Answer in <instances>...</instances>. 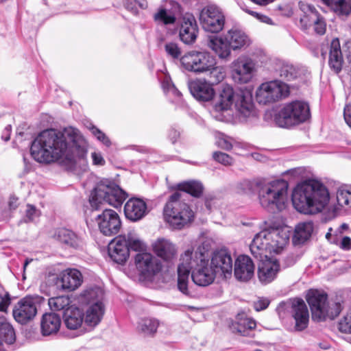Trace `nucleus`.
Here are the masks:
<instances>
[{
    "mask_svg": "<svg viewBox=\"0 0 351 351\" xmlns=\"http://www.w3.org/2000/svg\"><path fill=\"white\" fill-rule=\"evenodd\" d=\"M289 86L281 80H276L263 83L256 90V99L262 104H271L287 97Z\"/></svg>",
    "mask_w": 351,
    "mask_h": 351,
    "instance_id": "ddd939ff",
    "label": "nucleus"
},
{
    "mask_svg": "<svg viewBox=\"0 0 351 351\" xmlns=\"http://www.w3.org/2000/svg\"><path fill=\"white\" fill-rule=\"evenodd\" d=\"M313 229V223L311 221L300 223L297 225L293 237L294 244L299 245L306 241L311 237Z\"/></svg>",
    "mask_w": 351,
    "mask_h": 351,
    "instance_id": "c9c22d12",
    "label": "nucleus"
},
{
    "mask_svg": "<svg viewBox=\"0 0 351 351\" xmlns=\"http://www.w3.org/2000/svg\"><path fill=\"white\" fill-rule=\"evenodd\" d=\"M265 258V260L259 259L261 263L258 265V276L261 282L267 284L276 278L280 265L276 261Z\"/></svg>",
    "mask_w": 351,
    "mask_h": 351,
    "instance_id": "bb28decb",
    "label": "nucleus"
},
{
    "mask_svg": "<svg viewBox=\"0 0 351 351\" xmlns=\"http://www.w3.org/2000/svg\"><path fill=\"white\" fill-rule=\"evenodd\" d=\"M232 69L234 81L239 84H245L253 77L255 62L250 58L241 56L232 62Z\"/></svg>",
    "mask_w": 351,
    "mask_h": 351,
    "instance_id": "a211bd4d",
    "label": "nucleus"
},
{
    "mask_svg": "<svg viewBox=\"0 0 351 351\" xmlns=\"http://www.w3.org/2000/svg\"><path fill=\"white\" fill-rule=\"evenodd\" d=\"M165 49L168 56L173 59H180L182 51L178 45L174 42H168L165 45Z\"/></svg>",
    "mask_w": 351,
    "mask_h": 351,
    "instance_id": "8fccbe9b",
    "label": "nucleus"
},
{
    "mask_svg": "<svg viewBox=\"0 0 351 351\" xmlns=\"http://www.w3.org/2000/svg\"><path fill=\"white\" fill-rule=\"evenodd\" d=\"M338 329L343 333L351 334V311H349L339 322Z\"/></svg>",
    "mask_w": 351,
    "mask_h": 351,
    "instance_id": "603ef678",
    "label": "nucleus"
},
{
    "mask_svg": "<svg viewBox=\"0 0 351 351\" xmlns=\"http://www.w3.org/2000/svg\"><path fill=\"white\" fill-rule=\"evenodd\" d=\"M245 12L251 14L252 16H254L257 19H258L261 22L265 23L266 24L269 25H273L272 20L267 16L262 14L261 13H258L255 11H252L248 9L245 10Z\"/></svg>",
    "mask_w": 351,
    "mask_h": 351,
    "instance_id": "052dcab7",
    "label": "nucleus"
},
{
    "mask_svg": "<svg viewBox=\"0 0 351 351\" xmlns=\"http://www.w3.org/2000/svg\"><path fill=\"white\" fill-rule=\"evenodd\" d=\"M270 301L267 298H262L254 303V308L256 311L265 310L267 308Z\"/></svg>",
    "mask_w": 351,
    "mask_h": 351,
    "instance_id": "680f3d73",
    "label": "nucleus"
},
{
    "mask_svg": "<svg viewBox=\"0 0 351 351\" xmlns=\"http://www.w3.org/2000/svg\"><path fill=\"white\" fill-rule=\"evenodd\" d=\"M180 62L187 71L197 74L206 73L216 65L215 58L206 51H190L182 56Z\"/></svg>",
    "mask_w": 351,
    "mask_h": 351,
    "instance_id": "4468645a",
    "label": "nucleus"
},
{
    "mask_svg": "<svg viewBox=\"0 0 351 351\" xmlns=\"http://www.w3.org/2000/svg\"><path fill=\"white\" fill-rule=\"evenodd\" d=\"M179 190L189 193L193 197H199L203 193L204 187L200 182L190 180L178 184Z\"/></svg>",
    "mask_w": 351,
    "mask_h": 351,
    "instance_id": "79ce46f5",
    "label": "nucleus"
},
{
    "mask_svg": "<svg viewBox=\"0 0 351 351\" xmlns=\"http://www.w3.org/2000/svg\"><path fill=\"white\" fill-rule=\"evenodd\" d=\"M100 232L105 236L112 237L118 234L121 228V221L118 213L112 210L104 208L95 216Z\"/></svg>",
    "mask_w": 351,
    "mask_h": 351,
    "instance_id": "f3484780",
    "label": "nucleus"
},
{
    "mask_svg": "<svg viewBox=\"0 0 351 351\" xmlns=\"http://www.w3.org/2000/svg\"><path fill=\"white\" fill-rule=\"evenodd\" d=\"M216 274L228 278L232 272V258L226 250L215 252L211 258L210 263Z\"/></svg>",
    "mask_w": 351,
    "mask_h": 351,
    "instance_id": "aec40b11",
    "label": "nucleus"
},
{
    "mask_svg": "<svg viewBox=\"0 0 351 351\" xmlns=\"http://www.w3.org/2000/svg\"><path fill=\"white\" fill-rule=\"evenodd\" d=\"M308 23H311L308 27L313 25L315 32L319 35H323L326 30V21L323 17L320 16L317 13L313 14L312 18L309 19Z\"/></svg>",
    "mask_w": 351,
    "mask_h": 351,
    "instance_id": "de8ad7c7",
    "label": "nucleus"
},
{
    "mask_svg": "<svg viewBox=\"0 0 351 351\" xmlns=\"http://www.w3.org/2000/svg\"><path fill=\"white\" fill-rule=\"evenodd\" d=\"M81 272L76 269H66L61 274L62 288L64 290L74 291L82 283Z\"/></svg>",
    "mask_w": 351,
    "mask_h": 351,
    "instance_id": "473e14b6",
    "label": "nucleus"
},
{
    "mask_svg": "<svg viewBox=\"0 0 351 351\" xmlns=\"http://www.w3.org/2000/svg\"><path fill=\"white\" fill-rule=\"evenodd\" d=\"M290 232L287 228L274 227L268 222L257 233L250 245L252 254L258 259L267 258V254H278L288 243Z\"/></svg>",
    "mask_w": 351,
    "mask_h": 351,
    "instance_id": "39448f33",
    "label": "nucleus"
},
{
    "mask_svg": "<svg viewBox=\"0 0 351 351\" xmlns=\"http://www.w3.org/2000/svg\"><path fill=\"white\" fill-rule=\"evenodd\" d=\"M189 88L191 95L198 101H210L215 95L212 85L204 80H196L191 82Z\"/></svg>",
    "mask_w": 351,
    "mask_h": 351,
    "instance_id": "b1692460",
    "label": "nucleus"
},
{
    "mask_svg": "<svg viewBox=\"0 0 351 351\" xmlns=\"http://www.w3.org/2000/svg\"><path fill=\"white\" fill-rule=\"evenodd\" d=\"M153 250L156 254L165 261H171L177 256L176 245L169 240L158 239L153 244Z\"/></svg>",
    "mask_w": 351,
    "mask_h": 351,
    "instance_id": "c85d7f7f",
    "label": "nucleus"
},
{
    "mask_svg": "<svg viewBox=\"0 0 351 351\" xmlns=\"http://www.w3.org/2000/svg\"><path fill=\"white\" fill-rule=\"evenodd\" d=\"M40 211L38 210L36 206L32 204L27 205L25 210V215L23 219L25 223H29L34 221L40 215Z\"/></svg>",
    "mask_w": 351,
    "mask_h": 351,
    "instance_id": "3c124183",
    "label": "nucleus"
},
{
    "mask_svg": "<svg viewBox=\"0 0 351 351\" xmlns=\"http://www.w3.org/2000/svg\"><path fill=\"white\" fill-rule=\"evenodd\" d=\"M104 291L100 287H90L82 293L80 300L87 306L92 304L104 303Z\"/></svg>",
    "mask_w": 351,
    "mask_h": 351,
    "instance_id": "4c0bfd02",
    "label": "nucleus"
},
{
    "mask_svg": "<svg viewBox=\"0 0 351 351\" xmlns=\"http://www.w3.org/2000/svg\"><path fill=\"white\" fill-rule=\"evenodd\" d=\"M180 132L174 128H171L169 131V138L171 141L172 143H175L180 138Z\"/></svg>",
    "mask_w": 351,
    "mask_h": 351,
    "instance_id": "338daca9",
    "label": "nucleus"
},
{
    "mask_svg": "<svg viewBox=\"0 0 351 351\" xmlns=\"http://www.w3.org/2000/svg\"><path fill=\"white\" fill-rule=\"evenodd\" d=\"M33 158L40 163H50L59 159L75 167L78 162L86 163L87 143L77 128L67 127L62 132L46 130L32 142L30 147Z\"/></svg>",
    "mask_w": 351,
    "mask_h": 351,
    "instance_id": "f257e3e1",
    "label": "nucleus"
},
{
    "mask_svg": "<svg viewBox=\"0 0 351 351\" xmlns=\"http://www.w3.org/2000/svg\"><path fill=\"white\" fill-rule=\"evenodd\" d=\"M93 163L95 165L104 166L106 161L100 152H93L91 154Z\"/></svg>",
    "mask_w": 351,
    "mask_h": 351,
    "instance_id": "e2e57ef3",
    "label": "nucleus"
},
{
    "mask_svg": "<svg viewBox=\"0 0 351 351\" xmlns=\"http://www.w3.org/2000/svg\"><path fill=\"white\" fill-rule=\"evenodd\" d=\"M105 313L104 303L92 304L87 306L84 313V326L88 331L93 330L101 322Z\"/></svg>",
    "mask_w": 351,
    "mask_h": 351,
    "instance_id": "4be33fe9",
    "label": "nucleus"
},
{
    "mask_svg": "<svg viewBox=\"0 0 351 351\" xmlns=\"http://www.w3.org/2000/svg\"><path fill=\"white\" fill-rule=\"evenodd\" d=\"M210 73V78L213 83H219L224 78V73L219 67L213 66V68L208 71Z\"/></svg>",
    "mask_w": 351,
    "mask_h": 351,
    "instance_id": "13d9d810",
    "label": "nucleus"
},
{
    "mask_svg": "<svg viewBox=\"0 0 351 351\" xmlns=\"http://www.w3.org/2000/svg\"><path fill=\"white\" fill-rule=\"evenodd\" d=\"M256 193L261 205L268 210H282L288 199L289 184L284 180L259 179Z\"/></svg>",
    "mask_w": 351,
    "mask_h": 351,
    "instance_id": "423d86ee",
    "label": "nucleus"
},
{
    "mask_svg": "<svg viewBox=\"0 0 351 351\" xmlns=\"http://www.w3.org/2000/svg\"><path fill=\"white\" fill-rule=\"evenodd\" d=\"M71 302L68 296H58L51 298L48 300L49 308L52 311H64L69 306H72Z\"/></svg>",
    "mask_w": 351,
    "mask_h": 351,
    "instance_id": "c03bdc74",
    "label": "nucleus"
},
{
    "mask_svg": "<svg viewBox=\"0 0 351 351\" xmlns=\"http://www.w3.org/2000/svg\"><path fill=\"white\" fill-rule=\"evenodd\" d=\"M343 116L346 123L351 128V104L344 108Z\"/></svg>",
    "mask_w": 351,
    "mask_h": 351,
    "instance_id": "69168bd1",
    "label": "nucleus"
},
{
    "mask_svg": "<svg viewBox=\"0 0 351 351\" xmlns=\"http://www.w3.org/2000/svg\"><path fill=\"white\" fill-rule=\"evenodd\" d=\"M330 193L322 182L310 179L298 184L292 193L294 208L306 215L322 212L330 202Z\"/></svg>",
    "mask_w": 351,
    "mask_h": 351,
    "instance_id": "7ed1b4c3",
    "label": "nucleus"
},
{
    "mask_svg": "<svg viewBox=\"0 0 351 351\" xmlns=\"http://www.w3.org/2000/svg\"><path fill=\"white\" fill-rule=\"evenodd\" d=\"M12 131V126L10 125H8L4 130L3 131V134L1 138L5 141H8L10 138V134Z\"/></svg>",
    "mask_w": 351,
    "mask_h": 351,
    "instance_id": "774afa93",
    "label": "nucleus"
},
{
    "mask_svg": "<svg viewBox=\"0 0 351 351\" xmlns=\"http://www.w3.org/2000/svg\"><path fill=\"white\" fill-rule=\"evenodd\" d=\"M336 199L337 204L328 209L333 215L339 214L343 209L346 210L351 208V186H339L336 193Z\"/></svg>",
    "mask_w": 351,
    "mask_h": 351,
    "instance_id": "cd10ccee",
    "label": "nucleus"
},
{
    "mask_svg": "<svg viewBox=\"0 0 351 351\" xmlns=\"http://www.w3.org/2000/svg\"><path fill=\"white\" fill-rule=\"evenodd\" d=\"M90 130L91 131L92 134L97 138V139L101 142L106 147H110L111 145V141L109 138L106 135V134H104L96 126L92 125L90 128Z\"/></svg>",
    "mask_w": 351,
    "mask_h": 351,
    "instance_id": "4d7b16f0",
    "label": "nucleus"
},
{
    "mask_svg": "<svg viewBox=\"0 0 351 351\" xmlns=\"http://www.w3.org/2000/svg\"><path fill=\"white\" fill-rule=\"evenodd\" d=\"M208 47L212 49L220 59H227L230 57L232 47L229 42L223 36H210L207 41Z\"/></svg>",
    "mask_w": 351,
    "mask_h": 351,
    "instance_id": "c756f323",
    "label": "nucleus"
},
{
    "mask_svg": "<svg viewBox=\"0 0 351 351\" xmlns=\"http://www.w3.org/2000/svg\"><path fill=\"white\" fill-rule=\"evenodd\" d=\"M0 340L8 344H12L15 341L14 328L8 322H2L0 324Z\"/></svg>",
    "mask_w": 351,
    "mask_h": 351,
    "instance_id": "49530a36",
    "label": "nucleus"
},
{
    "mask_svg": "<svg viewBox=\"0 0 351 351\" xmlns=\"http://www.w3.org/2000/svg\"><path fill=\"white\" fill-rule=\"evenodd\" d=\"M339 15H348L351 12V0H322Z\"/></svg>",
    "mask_w": 351,
    "mask_h": 351,
    "instance_id": "a19ab883",
    "label": "nucleus"
},
{
    "mask_svg": "<svg viewBox=\"0 0 351 351\" xmlns=\"http://www.w3.org/2000/svg\"><path fill=\"white\" fill-rule=\"evenodd\" d=\"M159 322L153 318L141 319L138 324V331L145 337H152L157 331Z\"/></svg>",
    "mask_w": 351,
    "mask_h": 351,
    "instance_id": "ea45409f",
    "label": "nucleus"
},
{
    "mask_svg": "<svg viewBox=\"0 0 351 351\" xmlns=\"http://www.w3.org/2000/svg\"><path fill=\"white\" fill-rule=\"evenodd\" d=\"M213 158L215 160L225 166L232 165L234 161L231 156L221 152H215L213 154Z\"/></svg>",
    "mask_w": 351,
    "mask_h": 351,
    "instance_id": "6e6d98bb",
    "label": "nucleus"
},
{
    "mask_svg": "<svg viewBox=\"0 0 351 351\" xmlns=\"http://www.w3.org/2000/svg\"><path fill=\"white\" fill-rule=\"evenodd\" d=\"M53 238L59 243L73 249H79L82 247L83 241L73 231L65 228H60L55 230Z\"/></svg>",
    "mask_w": 351,
    "mask_h": 351,
    "instance_id": "a878e982",
    "label": "nucleus"
},
{
    "mask_svg": "<svg viewBox=\"0 0 351 351\" xmlns=\"http://www.w3.org/2000/svg\"><path fill=\"white\" fill-rule=\"evenodd\" d=\"M216 144L219 147L226 150H230L232 147V143L227 136L219 137L216 141Z\"/></svg>",
    "mask_w": 351,
    "mask_h": 351,
    "instance_id": "bf43d9fd",
    "label": "nucleus"
},
{
    "mask_svg": "<svg viewBox=\"0 0 351 351\" xmlns=\"http://www.w3.org/2000/svg\"><path fill=\"white\" fill-rule=\"evenodd\" d=\"M84 312L73 305L69 306L63 313V321L66 327L70 330H76L84 324Z\"/></svg>",
    "mask_w": 351,
    "mask_h": 351,
    "instance_id": "2f4dec72",
    "label": "nucleus"
},
{
    "mask_svg": "<svg viewBox=\"0 0 351 351\" xmlns=\"http://www.w3.org/2000/svg\"><path fill=\"white\" fill-rule=\"evenodd\" d=\"M258 180H245L240 182L239 185V189L243 193L251 194L253 193H256V183Z\"/></svg>",
    "mask_w": 351,
    "mask_h": 351,
    "instance_id": "864d4df0",
    "label": "nucleus"
},
{
    "mask_svg": "<svg viewBox=\"0 0 351 351\" xmlns=\"http://www.w3.org/2000/svg\"><path fill=\"white\" fill-rule=\"evenodd\" d=\"M162 7L165 9H167V12L169 14H173V16L176 19L177 16L181 14V6L180 5L173 1V0H166L164 5Z\"/></svg>",
    "mask_w": 351,
    "mask_h": 351,
    "instance_id": "5fc2aeb1",
    "label": "nucleus"
},
{
    "mask_svg": "<svg viewBox=\"0 0 351 351\" xmlns=\"http://www.w3.org/2000/svg\"><path fill=\"white\" fill-rule=\"evenodd\" d=\"M178 267V288L184 295L193 298L195 295L188 288L189 276L191 271V278L195 284L206 287L213 282L217 274L208 259L202 252L187 250L181 255Z\"/></svg>",
    "mask_w": 351,
    "mask_h": 351,
    "instance_id": "f03ea898",
    "label": "nucleus"
},
{
    "mask_svg": "<svg viewBox=\"0 0 351 351\" xmlns=\"http://www.w3.org/2000/svg\"><path fill=\"white\" fill-rule=\"evenodd\" d=\"M307 302L310 306L312 319L317 322L326 319H334L343 309L340 302L329 303L328 295L318 290H311L307 294Z\"/></svg>",
    "mask_w": 351,
    "mask_h": 351,
    "instance_id": "1a4fd4ad",
    "label": "nucleus"
},
{
    "mask_svg": "<svg viewBox=\"0 0 351 351\" xmlns=\"http://www.w3.org/2000/svg\"><path fill=\"white\" fill-rule=\"evenodd\" d=\"M233 104L236 110L243 117L256 114L251 94L241 90L234 92L228 84L222 85L214 101L210 114L216 120L223 121L225 118L223 113L228 110Z\"/></svg>",
    "mask_w": 351,
    "mask_h": 351,
    "instance_id": "20e7f679",
    "label": "nucleus"
},
{
    "mask_svg": "<svg viewBox=\"0 0 351 351\" xmlns=\"http://www.w3.org/2000/svg\"><path fill=\"white\" fill-rule=\"evenodd\" d=\"M199 22L205 31L218 33L224 27L225 16L219 7L215 4H210L201 10Z\"/></svg>",
    "mask_w": 351,
    "mask_h": 351,
    "instance_id": "dca6fc26",
    "label": "nucleus"
},
{
    "mask_svg": "<svg viewBox=\"0 0 351 351\" xmlns=\"http://www.w3.org/2000/svg\"><path fill=\"white\" fill-rule=\"evenodd\" d=\"M300 10L304 13L301 16L300 22L304 29H307L311 23H308L309 19L312 18L313 14H316L315 8L305 2L300 1L298 3Z\"/></svg>",
    "mask_w": 351,
    "mask_h": 351,
    "instance_id": "37998d69",
    "label": "nucleus"
},
{
    "mask_svg": "<svg viewBox=\"0 0 351 351\" xmlns=\"http://www.w3.org/2000/svg\"><path fill=\"white\" fill-rule=\"evenodd\" d=\"M136 5L141 9H146L148 6L146 0H125L124 2V7L134 15L138 13Z\"/></svg>",
    "mask_w": 351,
    "mask_h": 351,
    "instance_id": "09e8293b",
    "label": "nucleus"
},
{
    "mask_svg": "<svg viewBox=\"0 0 351 351\" xmlns=\"http://www.w3.org/2000/svg\"><path fill=\"white\" fill-rule=\"evenodd\" d=\"M124 213L130 221H138L147 215V204L140 198H131L125 204Z\"/></svg>",
    "mask_w": 351,
    "mask_h": 351,
    "instance_id": "393cba45",
    "label": "nucleus"
},
{
    "mask_svg": "<svg viewBox=\"0 0 351 351\" xmlns=\"http://www.w3.org/2000/svg\"><path fill=\"white\" fill-rule=\"evenodd\" d=\"M341 249L343 250H349L351 249V239L349 237H343L339 244Z\"/></svg>",
    "mask_w": 351,
    "mask_h": 351,
    "instance_id": "0e129e2a",
    "label": "nucleus"
},
{
    "mask_svg": "<svg viewBox=\"0 0 351 351\" xmlns=\"http://www.w3.org/2000/svg\"><path fill=\"white\" fill-rule=\"evenodd\" d=\"M134 263L141 274L150 278L159 272L162 265L158 259L150 253L139 252L134 258Z\"/></svg>",
    "mask_w": 351,
    "mask_h": 351,
    "instance_id": "6ab92c4d",
    "label": "nucleus"
},
{
    "mask_svg": "<svg viewBox=\"0 0 351 351\" xmlns=\"http://www.w3.org/2000/svg\"><path fill=\"white\" fill-rule=\"evenodd\" d=\"M279 75L281 78L287 81L298 82L304 81V70L295 66L290 64H282L279 70Z\"/></svg>",
    "mask_w": 351,
    "mask_h": 351,
    "instance_id": "f704fd0d",
    "label": "nucleus"
},
{
    "mask_svg": "<svg viewBox=\"0 0 351 351\" xmlns=\"http://www.w3.org/2000/svg\"><path fill=\"white\" fill-rule=\"evenodd\" d=\"M255 266L247 255H240L234 262V276L239 281L247 282L254 275Z\"/></svg>",
    "mask_w": 351,
    "mask_h": 351,
    "instance_id": "412c9836",
    "label": "nucleus"
},
{
    "mask_svg": "<svg viewBox=\"0 0 351 351\" xmlns=\"http://www.w3.org/2000/svg\"><path fill=\"white\" fill-rule=\"evenodd\" d=\"M291 310L295 324V330L302 331L308 326L309 313L306 304L302 299H294L291 301L282 302L279 304L277 311L280 316L286 311Z\"/></svg>",
    "mask_w": 351,
    "mask_h": 351,
    "instance_id": "2eb2a0df",
    "label": "nucleus"
},
{
    "mask_svg": "<svg viewBox=\"0 0 351 351\" xmlns=\"http://www.w3.org/2000/svg\"><path fill=\"white\" fill-rule=\"evenodd\" d=\"M343 58L338 38L332 40L329 51L328 64L331 69L338 73L341 71Z\"/></svg>",
    "mask_w": 351,
    "mask_h": 351,
    "instance_id": "72a5a7b5",
    "label": "nucleus"
},
{
    "mask_svg": "<svg viewBox=\"0 0 351 351\" xmlns=\"http://www.w3.org/2000/svg\"><path fill=\"white\" fill-rule=\"evenodd\" d=\"M182 193L176 191L173 193L164 208L166 221L175 229L180 230L192 221L194 217L189 206L181 201Z\"/></svg>",
    "mask_w": 351,
    "mask_h": 351,
    "instance_id": "6e6552de",
    "label": "nucleus"
},
{
    "mask_svg": "<svg viewBox=\"0 0 351 351\" xmlns=\"http://www.w3.org/2000/svg\"><path fill=\"white\" fill-rule=\"evenodd\" d=\"M198 33L196 21L193 16L187 15L183 17L180 25L179 36L186 45L195 43Z\"/></svg>",
    "mask_w": 351,
    "mask_h": 351,
    "instance_id": "5701e85b",
    "label": "nucleus"
},
{
    "mask_svg": "<svg viewBox=\"0 0 351 351\" xmlns=\"http://www.w3.org/2000/svg\"><path fill=\"white\" fill-rule=\"evenodd\" d=\"M43 301L44 298L37 295H27L19 300L12 309L14 319L22 325L30 322L36 317Z\"/></svg>",
    "mask_w": 351,
    "mask_h": 351,
    "instance_id": "f8f14e48",
    "label": "nucleus"
},
{
    "mask_svg": "<svg viewBox=\"0 0 351 351\" xmlns=\"http://www.w3.org/2000/svg\"><path fill=\"white\" fill-rule=\"evenodd\" d=\"M145 244L135 237L129 233L127 235H119L115 237L108 245V255L114 263L123 264L129 257L130 250L142 251Z\"/></svg>",
    "mask_w": 351,
    "mask_h": 351,
    "instance_id": "9b49d317",
    "label": "nucleus"
},
{
    "mask_svg": "<svg viewBox=\"0 0 351 351\" xmlns=\"http://www.w3.org/2000/svg\"><path fill=\"white\" fill-rule=\"evenodd\" d=\"M167 10V9H165L162 6H161L154 14V21L158 24H162L165 25L174 24L176 23V19L173 16V14H169V12H168Z\"/></svg>",
    "mask_w": 351,
    "mask_h": 351,
    "instance_id": "a18cd8bd",
    "label": "nucleus"
},
{
    "mask_svg": "<svg viewBox=\"0 0 351 351\" xmlns=\"http://www.w3.org/2000/svg\"><path fill=\"white\" fill-rule=\"evenodd\" d=\"M127 197V193L114 182L103 179L91 191L89 204L93 210L103 209L105 203L117 208L121 206Z\"/></svg>",
    "mask_w": 351,
    "mask_h": 351,
    "instance_id": "0eeeda50",
    "label": "nucleus"
},
{
    "mask_svg": "<svg viewBox=\"0 0 351 351\" xmlns=\"http://www.w3.org/2000/svg\"><path fill=\"white\" fill-rule=\"evenodd\" d=\"M60 317L55 313H46L41 318L40 328L43 336L56 334L61 326Z\"/></svg>",
    "mask_w": 351,
    "mask_h": 351,
    "instance_id": "7c9ffc66",
    "label": "nucleus"
},
{
    "mask_svg": "<svg viewBox=\"0 0 351 351\" xmlns=\"http://www.w3.org/2000/svg\"><path fill=\"white\" fill-rule=\"evenodd\" d=\"M311 117L307 103L295 100L285 104L275 114L274 121L280 127H289L306 121Z\"/></svg>",
    "mask_w": 351,
    "mask_h": 351,
    "instance_id": "9d476101",
    "label": "nucleus"
},
{
    "mask_svg": "<svg viewBox=\"0 0 351 351\" xmlns=\"http://www.w3.org/2000/svg\"><path fill=\"white\" fill-rule=\"evenodd\" d=\"M226 39L230 45L232 49H240L248 43L247 35L242 31L237 29H230L225 34Z\"/></svg>",
    "mask_w": 351,
    "mask_h": 351,
    "instance_id": "e433bc0d",
    "label": "nucleus"
},
{
    "mask_svg": "<svg viewBox=\"0 0 351 351\" xmlns=\"http://www.w3.org/2000/svg\"><path fill=\"white\" fill-rule=\"evenodd\" d=\"M256 326V322L248 317L241 318L232 324V329L242 336H250L252 330Z\"/></svg>",
    "mask_w": 351,
    "mask_h": 351,
    "instance_id": "58836bf2",
    "label": "nucleus"
}]
</instances>
